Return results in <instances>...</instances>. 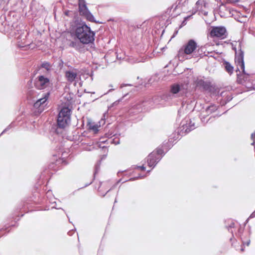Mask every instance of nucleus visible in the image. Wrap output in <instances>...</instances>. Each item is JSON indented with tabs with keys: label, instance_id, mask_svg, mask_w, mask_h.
I'll return each instance as SVG.
<instances>
[{
	"label": "nucleus",
	"instance_id": "1",
	"mask_svg": "<svg viewBox=\"0 0 255 255\" xmlns=\"http://www.w3.org/2000/svg\"><path fill=\"white\" fill-rule=\"evenodd\" d=\"M75 34L77 39L84 45L92 43L95 41V32L92 31L85 22L76 25Z\"/></svg>",
	"mask_w": 255,
	"mask_h": 255
},
{
	"label": "nucleus",
	"instance_id": "2",
	"mask_svg": "<svg viewBox=\"0 0 255 255\" xmlns=\"http://www.w3.org/2000/svg\"><path fill=\"white\" fill-rule=\"evenodd\" d=\"M241 42H239V52H237V48L236 47H233V49L235 51V61L237 64V70L240 71L242 70L243 72L242 74L239 75L237 74L238 76V81L239 83L240 84H243L246 81L249 80V75L248 73H246L245 70V63L244 60V52L241 49Z\"/></svg>",
	"mask_w": 255,
	"mask_h": 255
},
{
	"label": "nucleus",
	"instance_id": "3",
	"mask_svg": "<svg viewBox=\"0 0 255 255\" xmlns=\"http://www.w3.org/2000/svg\"><path fill=\"white\" fill-rule=\"evenodd\" d=\"M188 85L182 83H176L170 86L169 92L164 94L160 98L166 102H169L177 98L182 97L187 93Z\"/></svg>",
	"mask_w": 255,
	"mask_h": 255
},
{
	"label": "nucleus",
	"instance_id": "4",
	"mask_svg": "<svg viewBox=\"0 0 255 255\" xmlns=\"http://www.w3.org/2000/svg\"><path fill=\"white\" fill-rule=\"evenodd\" d=\"M37 93L34 90H30L28 92V95L29 97L33 99V108L35 109V112L40 114L44 110V107L47 105V101L50 95L49 92Z\"/></svg>",
	"mask_w": 255,
	"mask_h": 255
},
{
	"label": "nucleus",
	"instance_id": "5",
	"mask_svg": "<svg viewBox=\"0 0 255 255\" xmlns=\"http://www.w3.org/2000/svg\"><path fill=\"white\" fill-rule=\"evenodd\" d=\"M208 91L210 92L211 95L213 96L217 97V99H218L220 97L221 98L220 100L221 101L220 104L222 106L226 105L228 102L231 101L233 99L232 93L230 91H222L219 94V88L215 86H213L211 85L210 86V88L208 89Z\"/></svg>",
	"mask_w": 255,
	"mask_h": 255
},
{
	"label": "nucleus",
	"instance_id": "6",
	"mask_svg": "<svg viewBox=\"0 0 255 255\" xmlns=\"http://www.w3.org/2000/svg\"><path fill=\"white\" fill-rule=\"evenodd\" d=\"M196 128L194 119L192 120L189 117H186L180 124L177 132L181 136L185 135Z\"/></svg>",
	"mask_w": 255,
	"mask_h": 255
},
{
	"label": "nucleus",
	"instance_id": "7",
	"mask_svg": "<svg viewBox=\"0 0 255 255\" xmlns=\"http://www.w3.org/2000/svg\"><path fill=\"white\" fill-rule=\"evenodd\" d=\"M165 155L163 149L158 147L151 152L146 158L147 165L153 168Z\"/></svg>",
	"mask_w": 255,
	"mask_h": 255
},
{
	"label": "nucleus",
	"instance_id": "8",
	"mask_svg": "<svg viewBox=\"0 0 255 255\" xmlns=\"http://www.w3.org/2000/svg\"><path fill=\"white\" fill-rule=\"evenodd\" d=\"M71 110L68 107H63L57 117V124L59 128H64L70 122Z\"/></svg>",
	"mask_w": 255,
	"mask_h": 255
},
{
	"label": "nucleus",
	"instance_id": "9",
	"mask_svg": "<svg viewBox=\"0 0 255 255\" xmlns=\"http://www.w3.org/2000/svg\"><path fill=\"white\" fill-rule=\"evenodd\" d=\"M78 11L80 16L84 17L88 21L90 22H95L96 23H102L95 20L94 15L89 10L87 3H78Z\"/></svg>",
	"mask_w": 255,
	"mask_h": 255
},
{
	"label": "nucleus",
	"instance_id": "10",
	"mask_svg": "<svg viewBox=\"0 0 255 255\" xmlns=\"http://www.w3.org/2000/svg\"><path fill=\"white\" fill-rule=\"evenodd\" d=\"M194 107V102L192 101H188L187 103H182V107L178 112V116L176 122L179 121L182 117L184 116L189 111H191Z\"/></svg>",
	"mask_w": 255,
	"mask_h": 255
},
{
	"label": "nucleus",
	"instance_id": "11",
	"mask_svg": "<svg viewBox=\"0 0 255 255\" xmlns=\"http://www.w3.org/2000/svg\"><path fill=\"white\" fill-rule=\"evenodd\" d=\"M50 84L49 78L44 75L38 76L34 80V86L38 90H42L47 88Z\"/></svg>",
	"mask_w": 255,
	"mask_h": 255
},
{
	"label": "nucleus",
	"instance_id": "12",
	"mask_svg": "<svg viewBox=\"0 0 255 255\" xmlns=\"http://www.w3.org/2000/svg\"><path fill=\"white\" fill-rule=\"evenodd\" d=\"M251 234V228L249 229L248 231H244L243 228L241 227L238 229V232L237 236L240 237L244 246L247 245L248 246L250 244V235Z\"/></svg>",
	"mask_w": 255,
	"mask_h": 255
},
{
	"label": "nucleus",
	"instance_id": "13",
	"mask_svg": "<svg viewBox=\"0 0 255 255\" xmlns=\"http://www.w3.org/2000/svg\"><path fill=\"white\" fill-rule=\"evenodd\" d=\"M226 32V29L223 26L213 27L210 31V35L212 37L224 38Z\"/></svg>",
	"mask_w": 255,
	"mask_h": 255
},
{
	"label": "nucleus",
	"instance_id": "14",
	"mask_svg": "<svg viewBox=\"0 0 255 255\" xmlns=\"http://www.w3.org/2000/svg\"><path fill=\"white\" fill-rule=\"evenodd\" d=\"M217 110V107L215 105H211L203 110L200 114V119L202 123H206L205 119L207 117L215 112Z\"/></svg>",
	"mask_w": 255,
	"mask_h": 255
},
{
	"label": "nucleus",
	"instance_id": "15",
	"mask_svg": "<svg viewBox=\"0 0 255 255\" xmlns=\"http://www.w3.org/2000/svg\"><path fill=\"white\" fill-rule=\"evenodd\" d=\"M197 46V43L193 39H190L183 46L182 48L186 54H190L194 51Z\"/></svg>",
	"mask_w": 255,
	"mask_h": 255
},
{
	"label": "nucleus",
	"instance_id": "16",
	"mask_svg": "<svg viewBox=\"0 0 255 255\" xmlns=\"http://www.w3.org/2000/svg\"><path fill=\"white\" fill-rule=\"evenodd\" d=\"M68 45L69 47L74 48L76 50L83 52L85 50V46L79 40H69Z\"/></svg>",
	"mask_w": 255,
	"mask_h": 255
},
{
	"label": "nucleus",
	"instance_id": "17",
	"mask_svg": "<svg viewBox=\"0 0 255 255\" xmlns=\"http://www.w3.org/2000/svg\"><path fill=\"white\" fill-rule=\"evenodd\" d=\"M65 77L69 83H72L77 78V73L73 71H66L65 72Z\"/></svg>",
	"mask_w": 255,
	"mask_h": 255
},
{
	"label": "nucleus",
	"instance_id": "18",
	"mask_svg": "<svg viewBox=\"0 0 255 255\" xmlns=\"http://www.w3.org/2000/svg\"><path fill=\"white\" fill-rule=\"evenodd\" d=\"M196 86L202 88L204 90L208 91L211 86V83L205 81L202 79H198L196 81Z\"/></svg>",
	"mask_w": 255,
	"mask_h": 255
},
{
	"label": "nucleus",
	"instance_id": "19",
	"mask_svg": "<svg viewBox=\"0 0 255 255\" xmlns=\"http://www.w3.org/2000/svg\"><path fill=\"white\" fill-rule=\"evenodd\" d=\"M223 66L226 71L230 74H231L234 70V67L228 61H225L223 63Z\"/></svg>",
	"mask_w": 255,
	"mask_h": 255
},
{
	"label": "nucleus",
	"instance_id": "20",
	"mask_svg": "<svg viewBox=\"0 0 255 255\" xmlns=\"http://www.w3.org/2000/svg\"><path fill=\"white\" fill-rule=\"evenodd\" d=\"M40 67L45 69L46 70L47 73H49L52 69V65L50 64V63L47 61L43 62L41 63Z\"/></svg>",
	"mask_w": 255,
	"mask_h": 255
},
{
	"label": "nucleus",
	"instance_id": "21",
	"mask_svg": "<svg viewBox=\"0 0 255 255\" xmlns=\"http://www.w3.org/2000/svg\"><path fill=\"white\" fill-rule=\"evenodd\" d=\"M206 2L204 0H198L196 3V10H202L203 7L206 6Z\"/></svg>",
	"mask_w": 255,
	"mask_h": 255
},
{
	"label": "nucleus",
	"instance_id": "22",
	"mask_svg": "<svg viewBox=\"0 0 255 255\" xmlns=\"http://www.w3.org/2000/svg\"><path fill=\"white\" fill-rule=\"evenodd\" d=\"M48 200L49 201V203L51 205H52V206L51 207L52 209H61V210H63L64 212H65L64 210H63V209H62V208L56 207V202L55 201L56 198H55L54 197H52L51 198L48 199Z\"/></svg>",
	"mask_w": 255,
	"mask_h": 255
},
{
	"label": "nucleus",
	"instance_id": "23",
	"mask_svg": "<svg viewBox=\"0 0 255 255\" xmlns=\"http://www.w3.org/2000/svg\"><path fill=\"white\" fill-rule=\"evenodd\" d=\"M235 226V223L231 221V223L226 227L228 231L233 234L234 232L233 229H234Z\"/></svg>",
	"mask_w": 255,
	"mask_h": 255
},
{
	"label": "nucleus",
	"instance_id": "24",
	"mask_svg": "<svg viewBox=\"0 0 255 255\" xmlns=\"http://www.w3.org/2000/svg\"><path fill=\"white\" fill-rule=\"evenodd\" d=\"M145 177V175H141V174H139L138 176L137 177L130 178L129 180H128V181H134V180L138 179L139 178H143ZM127 181H128V180H127L125 181H123V183L126 182Z\"/></svg>",
	"mask_w": 255,
	"mask_h": 255
},
{
	"label": "nucleus",
	"instance_id": "25",
	"mask_svg": "<svg viewBox=\"0 0 255 255\" xmlns=\"http://www.w3.org/2000/svg\"><path fill=\"white\" fill-rule=\"evenodd\" d=\"M219 116H221V115H219V116H218V115H216V116H211L210 117L206 122V124L208 123H212L213 122L214 120H215V119L216 118V117H219Z\"/></svg>",
	"mask_w": 255,
	"mask_h": 255
},
{
	"label": "nucleus",
	"instance_id": "26",
	"mask_svg": "<svg viewBox=\"0 0 255 255\" xmlns=\"http://www.w3.org/2000/svg\"><path fill=\"white\" fill-rule=\"evenodd\" d=\"M89 128L92 129L95 132L98 131V126L97 125H90Z\"/></svg>",
	"mask_w": 255,
	"mask_h": 255
},
{
	"label": "nucleus",
	"instance_id": "27",
	"mask_svg": "<svg viewBox=\"0 0 255 255\" xmlns=\"http://www.w3.org/2000/svg\"><path fill=\"white\" fill-rule=\"evenodd\" d=\"M157 78H158V77L156 75H154V76H152L148 80L149 84H152L154 83V82L155 80H156V79Z\"/></svg>",
	"mask_w": 255,
	"mask_h": 255
},
{
	"label": "nucleus",
	"instance_id": "28",
	"mask_svg": "<svg viewBox=\"0 0 255 255\" xmlns=\"http://www.w3.org/2000/svg\"><path fill=\"white\" fill-rule=\"evenodd\" d=\"M133 109H136L137 110V112H140L142 111V109L141 108V106L140 105H136L134 106Z\"/></svg>",
	"mask_w": 255,
	"mask_h": 255
},
{
	"label": "nucleus",
	"instance_id": "29",
	"mask_svg": "<svg viewBox=\"0 0 255 255\" xmlns=\"http://www.w3.org/2000/svg\"><path fill=\"white\" fill-rule=\"evenodd\" d=\"M46 197H47V199H49V198H51L52 197H54L53 195H52V192L50 190H48L46 192Z\"/></svg>",
	"mask_w": 255,
	"mask_h": 255
},
{
	"label": "nucleus",
	"instance_id": "30",
	"mask_svg": "<svg viewBox=\"0 0 255 255\" xmlns=\"http://www.w3.org/2000/svg\"><path fill=\"white\" fill-rule=\"evenodd\" d=\"M11 125L12 124H11L10 125H9L8 126H7L3 131L0 134V136L2 134H3L4 133H5L6 131H7V130H8L9 129H10L11 128H12V126H11Z\"/></svg>",
	"mask_w": 255,
	"mask_h": 255
},
{
	"label": "nucleus",
	"instance_id": "31",
	"mask_svg": "<svg viewBox=\"0 0 255 255\" xmlns=\"http://www.w3.org/2000/svg\"><path fill=\"white\" fill-rule=\"evenodd\" d=\"M251 139L253 140V142L251 143L252 145H255V132L251 134Z\"/></svg>",
	"mask_w": 255,
	"mask_h": 255
},
{
	"label": "nucleus",
	"instance_id": "32",
	"mask_svg": "<svg viewBox=\"0 0 255 255\" xmlns=\"http://www.w3.org/2000/svg\"><path fill=\"white\" fill-rule=\"evenodd\" d=\"M135 168L136 169H140L142 170H145V167L144 166V165L143 164L141 166H136L135 167Z\"/></svg>",
	"mask_w": 255,
	"mask_h": 255
},
{
	"label": "nucleus",
	"instance_id": "33",
	"mask_svg": "<svg viewBox=\"0 0 255 255\" xmlns=\"http://www.w3.org/2000/svg\"><path fill=\"white\" fill-rule=\"evenodd\" d=\"M100 169V165L99 164H97L95 166V170L94 174L95 175L97 172H98Z\"/></svg>",
	"mask_w": 255,
	"mask_h": 255
},
{
	"label": "nucleus",
	"instance_id": "34",
	"mask_svg": "<svg viewBox=\"0 0 255 255\" xmlns=\"http://www.w3.org/2000/svg\"><path fill=\"white\" fill-rule=\"evenodd\" d=\"M255 217V210L254 212H253L251 215L250 216L249 218L247 219V221L250 219L254 218Z\"/></svg>",
	"mask_w": 255,
	"mask_h": 255
},
{
	"label": "nucleus",
	"instance_id": "35",
	"mask_svg": "<svg viewBox=\"0 0 255 255\" xmlns=\"http://www.w3.org/2000/svg\"><path fill=\"white\" fill-rule=\"evenodd\" d=\"M113 142L115 144H118L120 143V140L119 139H118L117 140H115V139H114L113 140Z\"/></svg>",
	"mask_w": 255,
	"mask_h": 255
},
{
	"label": "nucleus",
	"instance_id": "36",
	"mask_svg": "<svg viewBox=\"0 0 255 255\" xmlns=\"http://www.w3.org/2000/svg\"><path fill=\"white\" fill-rule=\"evenodd\" d=\"M131 86V85L129 84H123L121 85V88H123L125 86Z\"/></svg>",
	"mask_w": 255,
	"mask_h": 255
},
{
	"label": "nucleus",
	"instance_id": "37",
	"mask_svg": "<svg viewBox=\"0 0 255 255\" xmlns=\"http://www.w3.org/2000/svg\"><path fill=\"white\" fill-rule=\"evenodd\" d=\"M86 1L85 0H78V3H86Z\"/></svg>",
	"mask_w": 255,
	"mask_h": 255
},
{
	"label": "nucleus",
	"instance_id": "38",
	"mask_svg": "<svg viewBox=\"0 0 255 255\" xmlns=\"http://www.w3.org/2000/svg\"><path fill=\"white\" fill-rule=\"evenodd\" d=\"M229 1L231 3H235L238 2L239 0H229Z\"/></svg>",
	"mask_w": 255,
	"mask_h": 255
},
{
	"label": "nucleus",
	"instance_id": "39",
	"mask_svg": "<svg viewBox=\"0 0 255 255\" xmlns=\"http://www.w3.org/2000/svg\"><path fill=\"white\" fill-rule=\"evenodd\" d=\"M113 187H112L111 189H110L109 190H108V191H107V192L105 194H103V195H102V196H103V197H105V195H106V194H107V193H108L110 190H112V189H113Z\"/></svg>",
	"mask_w": 255,
	"mask_h": 255
},
{
	"label": "nucleus",
	"instance_id": "40",
	"mask_svg": "<svg viewBox=\"0 0 255 255\" xmlns=\"http://www.w3.org/2000/svg\"><path fill=\"white\" fill-rule=\"evenodd\" d=\"M188 18V17H186L185 18L184 20L183 21L182 23V25H184L185 24V21H186V19H187Z\"/></svg>",
	"mask_w": 255,
	"mask_h": 255
},
{
	"label": "nucleus",
	"instance_id": "41",
	"mask_svg": "<svg viewBox=\"0 0 255 255\" xmlns=\"http://www.w3.org/2000/svg\"><path fill=\"white\" fill-rule=\"evenodd\" d=\"M120 101V100H119L118 101H116L115 103H113V105H115L118 104Z\"/></svg>",
	"mask_w": 255,
	"mask_h": 255
},
{
	"label": "nucleus",
	"instance_id": "42",
	"mask_svg": "<svg viewBox=\"0 0 255 255\" xmlns=\"http://www.w3.org/2000/svg\"><path fill=\"white\" fill-rule=\"evenodd\" d=\"M93 181H91L90 183H88V184H86L85 186H84V187H87L88 186H89V185H90L92 183Z\"/></svg>",
	"mask_w": 255,
	"mask_h": 255
},
{
	"label": "nucleus",
	"instance_id": "43",
	"mask_svg": "<svg viewBox=\"0 0 255 255\" xmlns=\"http://www.w3.org/2000/svg\"><path fill=\"white\" fill-rule=\"evenodd\" d=\"M72 231H69V232H68V234H69V236H71V233H72Z\"/></svg>",
	"mask_w": 255,
	"mask_h": 255
},
{
	"label": "nucleus",
	"instance_id": "44",
	"mask_svg": "<svg viewBox=\"0 0 255 255\" xmlns=\"http://www.w3.org/2000/svg\"><path fill=\"white\" fill-rule=\"evenodd\" d=\"M121 181H122V179H120V180H119L118 181L117 183H120Z\"/></svg>",
	"mask_w": 255,
	"mask_h": 255
},
{
	"label": "nucleus",
	"instance_id": "45",
	"mask_svg": "<svg viewBox=\"0 0 255 255\" xmlns=\"http://www.w3.org/2000/svg\"><path fill=\"white\" fill-rule=\"evenodd\" d=\"M150 171H151V170H148L147 171V173H149Z\"/></svg>",
	"mask_w": 255,
	"mask_h": 255
},
{
	"label": "nucleus",
	"instance_id": "46",
	"mask_svg": "<svg viewBox=\"0 0 255 255\" xmlns=\"http://www.w3.org/2000/svg\"><path fill=\"white\" fill-rule=\"evenodd\" d=\"M113 90H114V89H110V90H109L108 92H111L112 91H113Z\"/></svg>",
	"mask_w": 255,
	"mask_h": 255
},
{
	"label": "nucleus",
	"instance_id": "47",
	"mask_svg": "<svg viewBox=\"0 0 255 255\" xmlns=\"http://www.w3.org/2000/svg\"><path fill=\"white\" fill-rule=\"evenodd\" d=\"M117 184H118L117 183H116V185H114V186H113V188L116 186V185H117Z\"/></svg>",
	"mask_w": 255,
	"mask_h": 255
},
{
	"label": "nucleus",
	"instance_id": "48",
	"mask_svg": "<svg viewBox=\"0 0 255 255\" xmlns=\"http://www.w3.org/2000/svg\"><path fill=\"white\" fill-rule=\"evenodd\" d=\"M68 11H67V12H65V14L66 15H68Z\"/></svg>",
	"mask_w": 255,
	"mask_h": 255
},
{
	"label": "nucleus",
	"instance_id": "49",
	"mask_svg": "<svg viewBox=\"0 0 255 255\" xmlns=\"http://www.w3.org/2000/svg\"><path fill=\"white\" fill-rule=\"evenodd\" d=\"M241 250V251H242V252L244 251V249L243 248H242Z\"/></svg>",
	"mask_w": 255,
	"mask_h": 255
},
{
	"label": "nucleus",
	"instance_id": "50",
	"mask_svg": "<svg viewBox=\"0 0 255 255\" xmlns=\"http://www.w3.org/2000/svg\"><path fill=\"white\" fill-rule=\"evenodd\" d=\"M117 202V199H116L115 200V203H116Z\"/></svg>",
	"mask_w": 255,
	"mask_h": 255
},
{
	"label": "nucleus",
	"instance_id": "51",
	"mask_svg": "<svg viewBox=\"0 0 255 255\" xmlns=\"http://www.w3.org/2000/svg\"><path fill=\"white\" fill-rule=\"evenodd\" d=\"M232 240V238L230 239V241H231Z\"/></svg>",
	"mask_w": 255,
	"mask_h": 255
},
{
	"label": "nucleus",
	"instance_id": "52",
	"mask_svg": "<svg viewBox=\"0 0 255 255\" xmlns=\"http://www.w3.org/2000/svg\"><path fill=\"white\" fill-rule=\"evenodd\" d=\"M254 89H255V87H254Z\"/></svg>",
	"mask_w": 255,
	"mask_h": 255
}]
</instances>
